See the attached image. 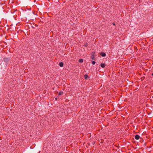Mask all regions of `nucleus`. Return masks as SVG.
<instances>
[{
	"label": "nucleus",
	"instance_id": "12",
	"mask_svg": "<svg viewBox=\"0 0 153 153\" xmlns=\"http://www.w3.org/2000/svg\"><path fill=\"white\" fill-rule=\"evenodd\" d=\"M112 25H115V24L114 23H112Z\"/></svg>",
	"mask_w": 153,
	"mask_h": 153
},
{
	"label": "nucleus",
	"instance_id": "1",
	"mask_svg": "<svg viewBox=\"0 0 153 153\" xmlns=\"http://www.w3.org/2000/svg\"><path fill=\"white\" fill-rule=\"evenodd\" d=\"M94 52H92V54L91 55V58L93 60L94 59H95V57H94Z\"/></svg>",
	"mask_w": 153,
	"mask_h": 153
},
{
	"label": "nucleus",
	"instance_id": "5",
	"mask_svg": "<svg viewBox=\"0 0 153 153\" xmlns=\"http://www.w3.org/2000/svg\"><path fill=\"white\" fill-rule=\"evenodd\" d=\"M59 65L60 67H62L63 66V63L62 62H60L59 63Z\"/></svg>",
	"mask_w": 153,
	"mask_h": 153
},
{
	"label": "nucleus",
	"instance_id": "14",
	"mask_svg": "<svg viewBox=\"0 0 153 153\" xmlns=\"http://www.w3.org/2000/svg\"><path fill=\"white\" fill-rule=\"evenodd\" d=\"M57 99V98H55V100H56Z\"/></svg>",
	"mask_w": 153,
	"mask_h": 153
},
{
	"label": "nucleus",
	"instance_id": "9",
	"mask_svg": "<svg viewBox=\"0 0 153 153\" xmlns=\"http://www.w3.org/2000/svg\"><path fill=\"white\" fill-rule=\"evenodd\" d=\"M88 45V44L87 43H86L85 44L84 46L87 47Z\"/></svg>",
	"mask_w": 153,
	"mask_h": 153
},
{
	"label": "nucleus",
	"instance_id": "7",
	"mask_svg": "<svg viewBox=\"0 0 153 153\" xmlns=\"http://www.w3.org/2000/svg\"><path fill=\"white\" fill-rule=\"evenodd\" d=\"M88 77V76L87 74H85L84 75V78L85 79H87Z\"/></svg>",
	"mask_w": 153,
	"mask_h": 153
},
{
	"label": "nucleus",
	"instance_id": "6",
	"mask_svg": "<svg viewBox=\"0 0 153 153\" xmlns=\"http://www.w3.org/2000/svg\"><path fill=\"white\" fill-rule=\"evenodd\" d=\"M83 60L82 59H80L79 60V62L80 63H82L83 62Z\"/></svg>",
	"mask_w": 153,
	"mask_h": 153
},
{
	"label": "nucleus",
	"instance_id": "4",
	"mask_svg": "<svg viewBox=\"0 0 153 153\" xmlns=\"http://www.w3.org/2000/svg\"><path fill=\"white\" fill-rule=\"evenodd\" d=\"M101 67L103 68L105 67V64L104 63H101L100 64Z\"/></svg>",
	"mask_w": 153,
	"mask_h": 153
},
{
	"label": "nucleus",
	"instance_id": "11",
	"mask_svg": "<svg viewBox=\"0 0 153 153\" xmlns=\"http://www.w3.org/2000/svg\"><path fill=\"white\" fill-rule=\"evenodd\" d=\"M4 61H8V59H4Z\"/></svg>",
	"mask_w": 153,
	"mask_h": 153
},
{
	"label": "nucleus",
	"instance_id": "2",
	"mask_svg": "<svg viewBox=\"0 0 153 153\" xmlns=\"http://www.w3.org/2000/svg\"><path fill=\"white\" fill-rule=\"evenodd\" d=\"M100 55L102 57H105L106 56V54L102 52L100 53Z\"/></svg>",
	"mask_w": 153,
	"mask_h": 153
},
{
	"label": "nucleus",
	"instance_id": "13",
	"mask_svg": "<svg viewBox=\"0 0 153 153\" xmlns=\"http://www.w3.org/2000/svg\"><path fill=\"white\" fill-rule=\"evenodd\" d=\"M14 12V11L13 12L12 11H11V13H13Z\"/></svg>",
	"mask_w": 153,
	"mask_h": 153
},
{
	"label": "nucleus",
	"instance_id": "10",
	"mask_svg": "<svg viewBox=\"0 0 153 153\" xmlns=\"http://www.w3.org/2000/svg\"><path fill=\"white\" fill-rule=\"evenodd\" d=\"M95 62L94 61H93L92 62V64L93 65H94L95 64Z\"/></svg>",
	"mask_w": 153,
	"mask_h": 153
},
{
	"label": "nucleus",
	"instance_id": "15",
	"mask_svg": "<svg viewBox=\"0 0 153 153\" xmlns=\"http://www.w3.org/2000/svg\"><path fill=\"white\" fill-rule=\"evenodd\" d=\"M71 153H73V152H71Z\"/></svg>",
	"mask_w": 153,
	"mask_h": 153
},
{
	"label": "nucleus",
	"instance_id": "8",
	"mask_svg": "<svg viewBox=\"0 0 153 153\" xmlns=\"http://www.w3.org/2000/svg\"><path fill=\"white\" fill-rule=\"evenodd\" d=\"M63 94V92L62 91H60L59 93V95H62Z\"/></svg>",
	"mask_w": 153,
	"mask_h": 153
},
{
	"label": "nucleus",
	"instance_id": "3",
	"mask_svg": "<svg viewBox=\"0 0 153 153\" xmlns=\"http://www.w3.org/2000/svg\"><path fill=\"white\" fill-rule=\"evenodd\" d=\"M140 137V136L138 135H136L135 136V138L137 140H138L139 139Z\"/></svg>",
	"mask_w": 153,
	"mask_h": 153
}]
</instances>
